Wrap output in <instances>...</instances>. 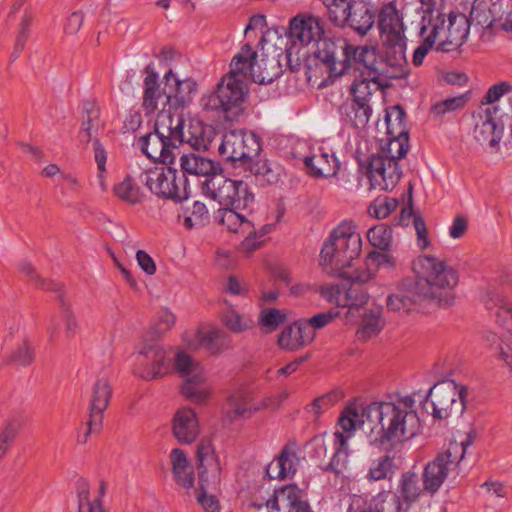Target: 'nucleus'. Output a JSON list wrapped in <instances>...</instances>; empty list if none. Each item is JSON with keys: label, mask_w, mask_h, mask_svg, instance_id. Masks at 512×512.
<instances>
[{"label": "nucleus", "mask_w": 512, "mask_h": 512, "mask_svg": "<svg viewBox=\"0 0 512 512\" xmlns=\"http://www.w3.org/2000/svg\"><path fill=\"white\" fill-rule=\"evenodd\" d=\"M143 107L147 113L172 108L171 91L162 89L158 83V75L148 65L145 68Z\"/></svg>", "instance_id": "20"}, {"label": "nucleus", "mask_w": 512, "mask_h": 512, "mask_svg": "<svg viewBox=\"0 0 512 512\" xmlns=\"http://www.w3.org/2000/svg\"><path fill=\"white\" fill-rule=\"evenodd\" d=\"M94 159H95V162L97 164V169H98V180H99V185L100 187L105 190L106 189V186H105V182H104V173L106 172V160H107V155H106V151L104 150L103 146L101 145V143L99 142L98 139H95L94 140Z\"/></svg>", "instance_id": "59"}, {"label": "nucleus", "mask_w": 512, "mask_h": 512, "mask_svg": "<svg viewBox=\"0 0 512 512\" xmlns=\"http://www.w3.org/2000/svg\"><path fill=\"white\" fill-rule=\"evenodd\" d=\"M197 469H203L210 465L220 464L218 455L210 438H202L197 446Z\"/></svg>", "instance_id": "50"}, {"label": "nucleus", "mask_w": 512, "mask_h": 512, "mask_svg": "<svg viewBox=\"0 0 512 512\" xmlns=\"http://www.w3.org/2000/svg\"><path fill=\"white\" fill-rule=\"evenodd\" d=\"M472 442L471 435L465 434L459 441H451L444 451L427 463L422 484L426 492L434 494L451 474L461 472V462Z\"/></svg>", "instance_id": "9"}, {"label": "nucleus", "mask_w": 512, "mask_h": 512, "mask_svg": "<svg viewBox=\"0 0 512 512\" xmlns=\"http://www.w3.org/2000/svg\"><path fill=\"white\" fill-rule=\"evenodd\" d=\"M187 130L183 129L182 143L189 144L195 150H206L211 143V129L204 126L201 121L197 119H189Z\"/></svg>", "instance_id": "39"}, {"label": "nucleus", "mask_w": 512, "mask_h": 512, "mask_svg": "<svg viewBox=\"0 0 512 512\" xmlns=\"http://www.w3.org/2000/svg\"><path fill=\"white\" fill-rule=\"evenodd\" d=\"M413 270L419 281L417 289H420L423 299L435 301L441 307H449L453 304L454 289L458 285V272L443 260L421 255L413 262Z\"/></svg>", "instance_id": "7"}, {"label": "nucleus", "mask_w": 512, "mask_h": 512, "mask_svg": "<svg viewBox=\"0 0 512 512\" xmlns=\"http://www.w3.org/2000/svg\"><path fill=\"white\" fill-rule=\"evenodd\" d=\"M300 463V458L293 447L286 446L277 459L266 468L270 479H284L294 475Z\"/></svg>", "instance_id": "33"}, {"label": "nucleus", "mask_w": 512, "mask_h": 512, "mask_svg": "<svg viewBox=\"0 0 512 512\" xmlns=\"http://www.w3.org/2000/svg\"><path fill=\"white\" fill-rule=\"evenodd\" d=\"M112 395V386L110 377L107 373H99L91 387L90 395V417L88 421V430L84 435L82 442H86L87 437L90 433L99 430L102 420L103 413L109 405V401Z\"/></svg>", "instance_id": "16"}, {"label": "nucleus", "mask_w": 512, "mask_h": 512, "mask_svg": "<svg viewBox=\"0 0 512 512\" xmlns=\"http://www.w3.org/2000/svg\"><path fill=\"white\" fill-rule=\"evenodd\" d=\"M464 103L465 99L463 96L447 98L441 102L436 103L433 106V111L438 115H442L447 112L456 110L457 108L463 106Z\"/></svg>", "instance_id": "62"}, {"label": "nucleus", "mask_w": 512, "mask_h": 512, "mask_svg": "<svg viewBox=\"0 0 512 512\" xmlns=\"http://www.w3.org/2000/svg\"><path fill=\"white\" fill-rule=\"evenodd\" d=\"M138 144L150 159L163 164H172L175 160V145L167 136H161L155 127L153 132L141 137Z\"/></svg>", "instance_id": "24"}, {"label": "nucleus", "mask_w": 512, "mask_h": 512, "mask_svg": "<svg viewBox=\"0 0 512 512\" xmlns=\"http://www.w3.org/2000/svg\"><path fill=\"white\" fill-rule=\"evenodd\" d=\"M329 19L337 26L347 24L354 4L350 0H323Z\"/></svg>", "instance_id": "46"}, {"label": "nucleus", "mask_w": 512, "mask_h": 512, "mask_svg": "<svg viewBox=\"0 0 512 512\" xmlns=\"http://www.w3.org/2000/svg\"><path fill=\"white\" fill-rule=\"evenodd\" d=\"M323 28L317 18L312 16H296L290 22V37L294 43L299 42L301 45H309L315 42L314 50L308 60L309 77H315V66L313 70L310 69L311 60L314 56V51L317 48L318 41L322 39Z\"/></svg>", "instance_id": "19"}, {"label": "nucleus", "mask_w": 512, "mask_h": 512, "mask_svg": "<svg viewBox=\"0 0 512 512\" xmlns=\"http://www.w3.org/2000/svg\"><path fill=\"white\" fill-rule=\"evenodd\" d=\"M223 321L228 329L236 333L243 332L252 325V320L248 316L241 315L235 310H229L224 315Z\"/></svg>", "instance_id": "55"}, {"label": "nucleus", "mask_w": 512, "mask_h": 512, "mask_svg": "<svg viewBox=\"0 0 512 512\" xmlns=\"http://www.w3.org/2000/svg\"><path fill=\"white\" fill-rule=\"evenodd\" d=\"M218 150L226 161L237 162L257 156L261 145L255 133L234 129L223 134Z\"/></svg>", "instance_id": "15"}, {"label": "nucleus", "mask_w": 512, "mask_h": 512, "mask_svg": "<svg viewBox=\"0 0 512 512\" xmlns=\"http://www.w3.org/2000/svg\"><path fill=\"white\" fill-rule=\"evenodd\" d=\"M510 91V84L507 82H501L490 87L485 98L489 104H493Z\"/></svg>", "instance_id": "64"}, {"label": "nucleus", "mask_w": 512, "mask_h": 512, "mask_svg": "<svg viewBox=\"0 0 512 512\" xmlns=\"http://www.w3.org/2000/svg\"><path fill=\"white\" fill-rule=\"evenodd\" d=\"M341 277L345 278V276ZM346 279L351 280L349 285H326L321 288V294L329 302L347 309L342 314L346 323H356L360 312L365 309L364 306L369 300V294L361 285L365 282H359L348 277Z\"/></svg>", "instance_id": "12"}, {"label": "nucleus", "mask_w": 512, "mask_h": 512, "mask_svg": "<svg viewBox=\"0 0 512 512\" xmlns=\"http://www.w3.org/2000/svg\"><path fill=\"white\" fill-rule=\"evenodd\" d=\"M314 337L315 332L310 325L297 321L283 329L278 337V345L285 350H296L310 343Z\"/></svg>", "instance_id": "32"}, {"label": "nucleus", "mask_w": 512, "mask_h": 512, "mask_svg": "<svg viewBox=\"0 0 512 512\" xmlns=\"http://www.w3.org/2000/svg\"><path fill=\"white\" fill-rule=\"evenodd\" d=\"M397 498L390 493H379L371 499L362 495H353L349 498L347 512H398Z\"/></svg>", "instance_id": "27"}, {"label": "nucleus", "mask_w": 512, "mask_h": 512, "mask_svg": "<svg viewBox=\"0 0 512 512\" xmlns=\"http://www.w3.org/2000/svg\"><path fill=\"white\" fill-rule=\"evenodd\" d=\"M398 206V200L390 197H378L369 206L368 212L377 219L389 216Z\"/></svg>", "instance_id": "52"}, {"label": "nucleus", "mask_w": 512, "mask_h": 512, "mask_svg": "<svg viewBox=\"0 0 512 512\" xmlns=\"http://www.w3.org/2000/svg\"><path fill=\"white\" fill-rule=\"evenodd\" d=\"M404 118L405 113L399 106H393L386 110L385 113V124L387 132L390 135L397 136L392 140L405 139L406 145H408V135L404 131Z\"/></svg>", "instance_id": "45"}, {"label": "nucleus", "mask_w": 512, "mask_h": 512, "mask_svg": "<svg viewBox=\"0 0 512 512\" xmlns=\"http://www.w3.org/2000/svg\"><path fill=\"white\" fill-rule=\"evenodd\" d=\"M175 315L167 308L161 309L153 322V329L157 336L165 334L175 324Z\"/></svg>", "instance_id": "56"}, {"label": "nucleus", "mask_w": 512, "mask_h": 512, "mask_svg": "<svg viewBox=\"0 0 512 512\" xmlns=\"http://www.w3.org/2000/svg\"><path fill=\"white\" fill-rule=\"evenodd\" d=\"M186 341L190 349L203 348L210 354L216 355L229 347L230 337L224 330L217 327H199Z\"/></svg>", "instance_id": "22"}, {"label": "nucleus", "mask_w": 512, "mask_h": 512, "mask_svg": "<svg viewBox=\"0 0 512 512\" xmlns=\"http://www.w3.org/2000/svg\"><path fill=\"white\" fill-rule=\"evenodd\" d=\"M199 486L203 488H217L221 482V464L210 465L198 470Z\"/></svg>", "instance_id": "54"}, {"label": "nucleus", "mask_w": 512, "mask_h": 512, "mask_svg": "<svg viewBox=\"0 0 512 512\" xmlns=\"http://www.w3.org/2000/svg\"><path fill=\"white\" fill-rule=\"evenodd\" d=\"M114 193L121 200L130 204H136L142 198L141 188L132 175L126 176L123 181L115 185Z\"/></svg>", "instance_id": "47"}, {"label": "nucleus", "mask_w": 512, "mask_h": 512, "mask_svg": "<svg viewBox=\"0 0 512 512\" xmlns=\"http://www.w3.org/2000/svg\"><path fill=\"white\" fill-rule=\"evenodd\" d=\"M240 57H233L230 71L221 78L215 88L204 93L200 99L203 110L231 118L241 108L248 93L247 79L243 75Z\"/></svg>", "instance_id": "8"}, {"label": "nucleus", "mask_w": 512, "mask_h": 512, "mask_svg": "<svg viewBox=\"0 0 512 512\" xmlns=\"http://www.w3.org/2000/svg\"><path fill=\"white\" fill-rule=\"evenodd\" d=\"M394 474V460L390 456H382L372 461L367 478L373 481L390 479Z\"/></svg>", "instance_id": "49"}, {"label": "nucleus", "mask_w": 512, "mask_h": 512, "mask_svg": "<svg viewBox=\"0 0 512 512\" xmlns=\"http://www.w3.org/2000/svg\"><path fill=\"white\" fill-rule=\"evenodd\" d=\"M361 317L356 336L361 341H367L377 336L383 329L385 321L382 317V308L364 309L360 312Z\"/></svg>", "instance_id": "37"}, {"label": "nucleus", "mask_w": 512, "mask_h": 512, "mask_svg": "<svg viewBox=\"0 0 512 512\" xmlns=\"http://www.w3.org/2000/svg\"><path fill=\"white\" fill-rule=\"evenodd\" d=\"M77 500L78 512H107L98 498L91 499L89 485L84 480L77 483Z\"/></svg>", "instance_id": "48"}, {"label": "nucleus", "mask_w": 512, "mask_h": 512, "mask_svg": "<svg viewBox=\"0 0 512 512\" xmlns=\"http://www.w3.org/2000/svg\"><path fill=\"white\" fill-rule=\"evenodd\" d=\"M85 116L79 132V138L83 142L94 143L100 129L99 110L93 102H85L83 105Z\"/></svg>", "instance_id": "40"}, {"label": "nucleus", "mask_w": 512, "mask_h": 512, "mask_svg": "<svg viewBox=\"0 0 512 512\" xmlns=\"http://www.w3.org/2000/svg\"><path fill=\"white\" fill-rule=\"evenodd\" d=\"M421 423L412 395H393L387 400L374 402L358 412L347 408L341 414L334 433V454L330 468L340 473L348 464L349 455L359 450L357 438L361 431L371 445L401 444L412 439Z\"/></svg>", "instance_id": "1"}, {"label": "nucleus", "mask_w": 512, "mask_h": 512, "mask_svg": "<svg viewBox=\"0 0 512 512\" xmlns=\"http://www.w3.org/2000/svg\"><path fill=\"white\" fill-rule=\"evenodd\" d=\"M266 406V400L255 402L251 392L247 390L235 391L227 398L226 405L223 408V421L225 423H232L236 418L249 417L252 412Z\"/></svg>", "instance_id": "23"}, {"label": "nucleus", "mask_w": 512, "mask_h": 512, "mask_svg": "<svg viewBox=\"0 0 512 512\" xmlns=\"http://www.w3.org/2000/svg\"><path fill=\"white\" fill-rule=\"evenodd\" d=\"M315 66V77H323V82L333 81L335 78L350 74L351 71L366 70L373 80L376 78V52L366 46H354L344 38L322 39L318 41L311 60L310 69Z\"/></svg>", "instance_id": "5"}, {"label": "nucleus", "mask_w": 512, "mask_h": 512, "mask_svg": "<svg viewBox=\"0 0 512 512\" xmlns=\"http://www.w3.org/2000/svg\"><path fill=\"white\" fill-rule=\"evenodd\" d=\"M140 181L155 195L177 202L187 200L190 189L184 174L165 166H156L143 172Z\"/></svg>", "instance_id": "11"}, {"label": "nucleus", "mask_w": 512, "mask_h": 512, "mask_svg": "<svg viewBox=\"0 0 512 512\" xmlns=\"http://www.w3.org/2000/svg\"><path fill=\"white\" fill-rule=\"evenodd\" d=\"M208 211L204 203L195 201L190 214L184 218V225L187 228L203 225L208 218Z\"/></svg>", "instance_id": "57"}, {"label": "nucleus", "mask_w": 512, "mask_h": 512, "mask_svg": "<svg viewBox=\"0 0 512 512\" xmlns=\"http://www.w3.org/2000/svg\"><path fill=\"white\" fill-rule=\"evenodd\" d=\"M12 359L19 365L27 366L34 359V348L28 342H24L12 355Z\"/></svg>", "instance_id": "63"}, {"label": "nucleus", "mask_w": 512, "mask_h": 512, "mask_svg": "<svg viewBox=\"0 0 512 512\" xmlns=\"http://www.w3.org/2000/svg\"><path fill=\"white\" fill-rule=\"evenodd\" d=\"M421 22L419 35H428L440 52L456 51L469 35L470 23L466 15L441 11L439 0H420Z\"/></svg>", "instance_id": "6"}, {"label": "nucleus", "mask_w": 512, "mask_h": 512, "mask_svg": "<svg viewBox=\"0 0 512 512\" xmlns=\"http://www.w3.org/2000/svg\"><path fill=\"white\" fill-rule=\"evenodd\" d=\"M383 45V59L381 63H377L376 75L388 79L405 77L409 71L406 58V39L383 43Z\"/></svg>", "instance_id": "17"}, {"label": "nucleus", "mask_w": 512, "mask_h": 512, "mask_svg": "<svg viewBox=\"0 0 512 512\" xmlns=\"http://www.w3.org/2000/svg\"><path fill=\"white\" fill-rule=\"evenodd\" d=\"M287 319L285 311L267 308L263 309L259 315V324L267 331L275 330L280 324L284 323Z\"/></svg>", "instance_id": "53"}, {"label": "nucleus", "mask_w": 512, "mask_h": 512, "mask_svg": "<svg viewBox=\"0 0 512 512\" xmlns=\"http://www.w3.org/2000/svg\"><path fill=\"white\" fill-rule=\"evenodd\" d=\"M173 436L182 444H191L200 433L197 413L190 407L179 408L172 419Z\"/></svg>", "instance_id": "25"}, {"label": "nucleus", "mask_w": 512, "mask_h": 512, "mask_svg": "<svg viewBox=\"0 0 512 512\" xmlns=\"http://www.w3.org/2000/svg\"><path fill=\"white\" fill-rule=\"evenodd\" d=\"M495 322L512 332V307L508 299L501 295H496L491 299L490 307Z\"/></svg>", "instance_id": "44"}, {"label": "nucleus", "mask_w": 512, "mask_h": 512, "mask_svg": "<svg viewBox=\"0 0 512 512\" xmlns=\"http://www.w3.org/2000/svg\"><path fill=\"white\" fill-rule=\"evenodd\" d=\"M205 196L217 201L223 208L215 214V219L228 231L245 235L240 251L249 255L261 245L260 238L272 231L271 224L256 227L249 218L254 203V195L248 184L227 178L222 169L201 183Z\"/></svg>", "instance_id": "2"}, {"label": "nucleus", "mask_w": 512, "mask_h": 512, "mask_svg": "<svg viewBox=\"0 0 512 512\" xmlns=\"http://www.w3.org/2000/svg\"><path fill=\"white\" fill-rule=\"evenodd\" d=\"M496 107L486 108L477 116L474 129L475 139L484 147L496 149L503 134V126L495 116Z\"/></svg>", "instance_id": "21"}, {"label": "nucleus", "mask_w": 512, "mask_h": 512, "mask_svg": "<svg viewBox=\"0 0 512 512\" xmlns=\"http://www.w3.org/2000/svg\"><path fill=\"white\" fill-rule=\"evenodd\" d=\"M351 94L353 99L351 101L364 102L368 104L371 97L370 82L367 78L354 81L351 85Z\"/></svg>", "instance_id": "60"}, {"label": "nucleus", "mask_w": 512, "mask_h": 512, "mask_svg": "<svg viewBox=\"0 0 512 512\" xmlns=\"http://www.w3.org/2000/svg\"><path fill=\"white\" fill-rule=\"evenodd\" d=\"M501 4L493 0H474L470 12V28L478 31L479 28L486 29L492 27L497 17L501 13Z\"/></svg>", "instance_id": "31"}, {"label": "nucleus", "mask_w": 512, "mask_h": 512, "mask_svg": "<svg viewBox=\"0 0 512 512\" xmlns=\"http://www.w3.org/2000/svg\"><path fill=\"white\" fill-rule=\"evenodd\" d=\"M378 27L383 43L406 39L402 19L392 3L385 5L380 10Z\"/></svg>", "instance_id": "29"}, {"label": "nucleus", "mask_w": 512, "mask_h": 512, "mask_svg": "<svg viewBox=\"0 0 512 512\" xmlns=\"http://www.w3.org/2000/svg\"><path fill=\"white\" fill-rule=\"evenodd\" d=\"M422 298L421 291L417 289V286L413 288L402 285L388 294L386 307L392 312L408 313L414 309Z\"/></svg>", "instance_id": "34"}, {"label": "nucleus", "mask_w": 512, "mask_h": 512, "mask_svg": "<svg viewBox=\"0 0 512 512\" xmlns=\"http://www.w3.org/2000/svg\"><path fill=\"white\" fill-rule=\"evenodd\" d=\"M180 166L183 173L204 177H212L215 172H220L221 166L208 158L195 153L182 154L180 156Z\"/></svg>", "instance_id": "36"}, {"label": "nucleus", "mask_w": 512, "mask_h": 512, "mask_svg": "<svg viewBox=\"0 0 512 512\" xmlns=\"http://www.w3.org/2000/svg\"><path fill=\"white\" fill-rule=\"evenodd\" d=\"M408 145L405 139L390 140L388 150L372 155L367 168V176L372 188L392 190L401 178L398 161L405 157Z\"/></svg>", "instance_id": "10"}, {"label": "nucleus", "mask_w": 512, "mask_h": 512, "mask_svg": "<svg viewBox=\"0 0 512 512\" xmlns=\"http://www.w3.org/2000/svg\"><path fill=\"white\" fill-rule=\"evenodd\" d=\"M155 128L158 129L161 136H167L173 145L182 143V131L186 128L183 111L177 107L160 110L155 121Z\"/></svg>", "instance_id": "26"}, {"label": "nucleus", "mask_w": 512, "mask_h": 512, "mask_svg": "<svg viewBox=\"0 0 512 512\" xmlns=\"http://www.w3.org/2000/svg\"><path fill=\"white\" fill-rule=\"evenodd\" d=\"M337 316H342V313L340 311L330 310L327 312L318 313L311 317L308 321H303V323L310 325L313 332H315V329L323 328Z\"/></svg>", "instance_id": "61"}, {"label": "nucleus", "mask_w": 512, "mask_h": 512, "mask_svg": "<svg viewBox=\"0 0 512 512\" xmlns=\"http://www.w3.org/2000/svg\"><path fill=\"white\" fill-rule=\"evenodd\" d=\"M424 487L422 488L419 478L415 473H406L402 477L401 481V497L403 503L400 502L399 497L394 495L399 503V511L409 509L414 503L420 501L424 496ZM391 494V492H389Z\"/></svg>", "instance_id": "38"}, {"label": "nucleus", "mask_w": 512, "mask_h": 512, "mask_svg": "<svg viewBox=\"0 0 512 512\" xmlns=\"http://www.w3.org/2000/svg\"><path fill=\"white\" fill-rule=\"evenodd\" d=\"M304 164L315 177H333L340 169V161L328 148L318 147L310 156L304 158Z\"/></svg>", "instance_id": "28"}, {"label": "nucleus", "mask_w": 512, "mask_h": 512, "mask_svg": "<svg viewBox=\"0 0 512 512\" xmlns=\"http://www.w3.org/2000/svg\"><path fill=\"white\" fill-rule=\"evenodd\" d=\"M362 238L352 222L343 221L334 228L320 251L319 264L329 275L345 276L359 282L373 279L379 267H392L394 261L387 253L372 252L359 267L352 262L360 255Z\"/></svg>", "instance_id": "4"}, {"label": "nucleus", "mask_w": 512, "mask_h": 512, "mask_svg": "<svg viewBox=\"0 0 512 512\" xmlns=\"http://www.w3.org/2000/svg\"><path fill=\"white\" fill-rule=\"evenodd\" d=\"M264 502L254 500L252 506L256 510L266 509L267 512H279L288 510V512H299L302 506L309 507L302 500L301 490L293 484L286 485L280 489L274 490L268 497H263Z\"/></svg>", "instance_id": "18"}, {"label": "nucleus", "mask_w": 512, "mask_h": 512, "mask_svg": "<svg viewBox=\"0 0 512 512\" xmlns=\"http://www.w3.org/2000/svg\"><path fill=\"white\" fill-rule=\"evenodd\" d=\"M165 86L171 91L172 107L189 104L196 93L197 83L192 78L179 79L170 69L164 75Z\"/></svg>", "instance_id": "30"}, {"label": "nucleus", "mask_w": 512, "mask_h": 512, "mask_svg": "<svg viewBox=\"0 0 512 512\" xmlns=\"http://www.w3.org/2000/svg\"><path fill=\"white\" fill-rule=\"evenodd\" d=\"M370 244L380 250H387L392 242V229L385 224L377 225L367 232Z\"/></svg>", "instance_id": "51"}, {"label": "nucleus", "mask_w": 512, "mask_h": 512, "mask_svg": "<svg viewBox=\"0 0 512 512\" xmlns=\"http://www.w3.org/2000/svg\"><path fill=\"white\" fill-rule=\"evenodd\" d=\"M253 51L251 46L244 45L234 57H240L239 65L243 66V75L248 80L259 84L271 83L281 74V65L275 56L266 54L265 48Z\"/></svg>", "instance_id": "13"}, {"label": "nucleus", "mask_w": 512, "mask_h": 512, "mask_svg": "<svg viewBox=\"0 0 512 512\" xmlns=\"http://www.w3.org/2000/svg\"><path fill=\"white\" fill-rule=\"evenodd\" d=\"M374 14L363 3H355L347 22L354 30L364 35L374 24Z\"/></svg>", "instance_id": "43"}, {"label": "nucleus", "mask_w": 512, "mask_h": 512, "mask_svg": "<svg viewBox=\"0 0 512 512\" xmlns=\"http://www.w3.org/2000/svg\"><path fill=\"white\" fill-rule=\"evenodd\" d=\"M342 114L357 129L364 128L371 116V108L367 103L349 101L341 107Z\"/></svg>", "instance_id": "41"}, {"label": "nucleus", "mask_w": 512, "mask_h": 512, "mask_svg": "<svg viewBox=\"0 0 512 512\" xmlns=\"http://www.w3.org/2000/svg\"><path fill=\"white\" fill-rule=\"evenodd\" d=\"M169 460L175 482L185 489H191L195 481L194 469L184 451L180 448L172 449Z\"/></svg>", "instance_id": "35"}, {"label": "nucleus", "mask_w": 512, "mask_h": 512, "mask_svg": "<svg viewBox=\"0 0 512 512\" xmlns=\"http://www.w3.org/2000/svg\"><path fill=\"white\" fill-rule=\"evenodd\" d=\"M176 371L183 383L182 394L197 405H205L211 396V385L204 367L183 350L172 355L154 342H143L137 347L133 372L145 381L161 378Z\"/></svg>", "instance_id": "3"}, {"label": "nucleus", "mask_w": 512, "mask_h": 512, "mask_svg": "<svg viewBox=\"0 0 512 512\" xmlns=\"http://www.w3.org/2000/svg\"><path fill=\"white\" fill-rule=\"evenodd\" d=\"M251 172L256 178L267 184H275L283 174V167L268 159H259L251 166Z\"/></svg>", "instance_id": "42"}, {"label": "nucleus", "mask_w": 512, "mask_h": 512, "mask_svg": "<svg viewBox=\"0 0 512 512\" xmlns=\"http://www.w3.org/2000/svg\"><path fill=\"white\" fill-rule=\"evenodd\" d=\"M214 489L215 488H203L199 486V489L196 491L197 502L206 512H218L220 509L218 499L208 493L209 490Z\"/></svg>", "instance_id": "58"}, {"label": "nucleus", "mask_w": 512, "mask_h": 512, "mask_svg": "<svg viewBox=\"0 0 512 512\" xmlns=\"http://www.w3.org/2000/svg\"><path fill=\"white\" fill-rule=\"evenodd\" d=\"M466 394V388L458 386L452 380L435 384L429 389L427 395L433 408L432 416L438 419H446L453 413L462 414L465 409Z\"/></svg>", "instance_id": "14"}]
</instances>
